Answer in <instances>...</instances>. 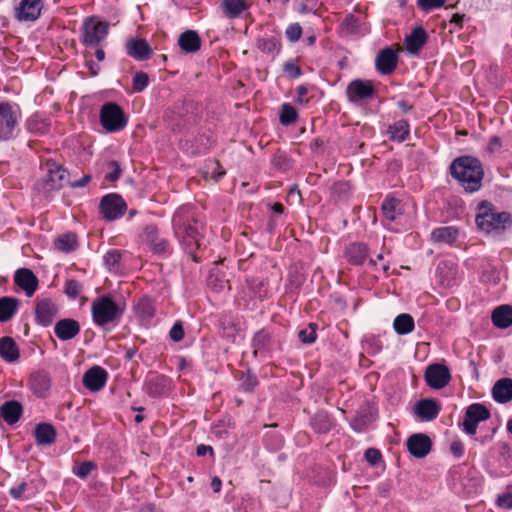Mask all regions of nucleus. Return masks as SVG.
<instances>
[{
	"label": "nucleus",
	"instance_id": "nucleus-1",
	"mask_svg": "<svg viewBox=\"0 0 512 512\" xmlns=\"http://www.w3.org/2000/svg\"><path fill=\"white\" fill-rule=\"evenodd\" d=\"M175 236L190 252L201 246L203 223L197 218L194 208L185 205L176 210L172 220Z\"/></svg>",
	"mask_w": 512,
	"mask_h": 512
},
{
	"label": "nucleus",
	"instance_id": "nucleus-2",
	"mask_svg": "<svg viewBox=\"0 0 512 512\" xmlns=\"http://www.w3.org/2000/svg\"><path fill=\"white\" fill-rule=\"evenodd\" d=\"M450 171L465 191L475 192L480 189L483 169L476 158L470 156L459 157L452 162Z\"/></svg>",
	"mask_w": 512,
	"mask_h": 512
},
{
	"label": "nucleus",
	"instance_id": "nucleus-3",
	"mask_svg": "<svg viewBox=\"0 0 512 512\" xmlns=\"http://www.w3.org/2000/svg\"><path fill=\"white\" fill-rule=\"evenodd\" d=\"M93 322L102 328L115 327L123 316L124 308L109 296L95 299L91 306Z\"/></svg>",
	"mask_w": 512,
	"mask_h": 512
},
{
	"label": "nucleus",
	"instance_id": "nucleus-4",
	"mask_svg": "<svg viewBox=\"0 0 512 512\" xmlns=\"http://www.w3.org/2000/svg\"><path fill=\"white\" fill-rule=\"evenodd\" d=\"M476 224L486 233L500 232L512 224L511 215L496 210L490 203L483 202L478 206Z\"/></svg>",
	"mask_w": 512,
	"mask_h": 512
},
{
	"label": "nucleus",
	"instance_id": "nucleus-5",
	"mask_svg": "<svg viewBox=\"0 0 512 512\" xmlns=\"http://www.w3.org/2000/svg\"><path fill=\"white\" fill-rule=\"evenodd\" d=\"M21 111L17 104L0 102V140H9L15 135Z\"/></svg>",
	"mask_w": 512,
	"mask_h": 512
},
{
	"label": "nucleus",
	"instance_id": "nucleus-6",
	"mask_svg": "<svg viewBox=\"0 0 512 512\" xmlns=\"http://www.w3.org/2000/svg\"><path fill=\"white\" fill-rule=\"evenodd\" d=\"M100 123L107 132L114 133L126 127L127 118L118 104L107 102L100 109Z\"/></svg>",
	"mask_w": 512,
	"mask_h": 512
},
{
	"label": "nucleus",
	"instance_id": "nucleus-7",
	"mask_svg": "<svg viewBox=\"0 0 512 512\" xmlns=\"http://www.w3.org/2000/svg\"><path fill=\"white\" fill-rule=\"evenodd\" d=\"M109 24L91 17L81 27V42L86 46L99 45L108 35Z\"/></svg>",
	"mask_w": 512,
	"mask_h": 512
},
{
	"label": "nucleus",
	"instance_id": "nucleus-8",
	"mask_svg": "<svg viewBox=\"0 0 512 512\" xmlns=\"http://www.w3.org/2000/svg\"><path fill=\"white\" fill-rule=\"evenodd\" d=\"M489 417L490 412L484 405L474 403L467 407L464 420L460 426L466 434L474 435L477 431L478 423L487 420Z\"/></svg>",
	"mask_w": 512,
	"mask_h": 512
},
{
	"label": "nucleus",
	"instance_id": "nucleus-9",
	"mask_svg": "<svg viewBox=\"0 0 512 512\" xmlns=\"http://www.w3.org/2000/svg\"><path fill=\"white\" fill-rule=\"evenodd\" d=\"M126 210V203L123 198L117 194H108L104 196L100 203V211L103 217L109 221L120 218Z\"/></svg>",
	"mask_w": 512,
	"mask_h": 512
},
{
	"label": "nucleus",
	"instance_id": "nucleus-10",
	"mask_svg": "<svg viewBox=\"0 0 512 512\" xmlns=\"http://www.w3.org/2000/svg\"><path fill=\"white\" fill-rule=\"evenodd\" d=\"M346 94L350 102L359 104L373 98L374 87L371 81L356 79L349 83Z\"/></svg>",
	"mask_w": 512,
	"mask_h": 512
},
{
	"label": "nucleus",
	"instance_id": "nucleus-11",
	"mask_svg": "<svg viewBox=\"0 0 512 512\" xmlns=\"http://www.w3.org/2000/svg\"><path fill=\"white\" fill-rule=\"evenodd\" d=\"M450 379V371L445 365L431 364L426 368L425 381L431 388L442 389L448 385Z\"/></svg>",
	"mask_w": 512,
	"mask_h": 512
},
{
	"label": "nucleus",
	"instance_id": "nucleus-12",
	"mask_svg": "<svg viewBox=\"0 0 512 512\" xmlns=\"http://www.w3.org/2000/svg\"><path fill=\"white\" fill-rule=\"evenodd\" d=\"M42 0H20L14 9L15 18L20 22H32L40 17Z\"/></svg>",
	"mask_w": 512,
	"mask_h": 512
},
{
	"label": "nucleus",
	"instance_id": "nucleus-13",
	"mask_svg": "<svg viewBox=\"0 0 512 512\" xmlns=\"http://www.w3.org/2000/svg\"><path fill=\"white\" fill-rule=\"evenodd\" d=\"M45 168L47 171L45 182L48 189H60L68 182L69 173L61 165L55 162H47Z\"/></svg>",
	"mask_w": 512,
	"mask_h": 512
},
{
	"label": "nucleus",
	"instance_id": "nucleus-14",
	"mask_svg": "<svg viewBox=\"0 0 512 512\" xmlns=\"http://www.w3.org/2000/svg\"><path fill=\"white\" fill-rule=\"evenodd\" d=\"M431 440L425 434H413L407 440L408 451L416 458L425 457L431 450Z\"/></svg>",
	"mask_w": 512,
	"mask_h": 512
},
{
	"label": "nucleus",
	"instance_id": "nucleus-15",
	"mask_svg": "<svg viewBox=\"0 0 512 512\" xmlns=\"http://www.w3.org/2000/svg\"><path fill=\"white\" fill-rule=\"evenodd\" d=\"M107 380V372L100 366H94L83 375V384L90 391L101 390Z\"/></svg>",
	"mask_w": 512,
	"mask_h": 512
},
{
	"label": "nucleus",
	"instance_id": "nucleus-16",
	"mask_svg": "<svg viewBox=\"0 0 512 512\" xmlns=\"http://www.w3.org/2000/svg\"><path fill=\"white\" fill-rule=\"evenodd\" d=\"M126 53L138 61L146 60L150 57L152 49L148 42L141 38H130L126 42Z\"/></svg>",
	"mask_w": 512,
	"mask_h": 512
},
{
	"label": "nucleus",
	"instance_id": "nucleus-17",
	"mask_svg": "<svg viewBox=\"0 0 512 512\" xmlns=\"http://www.w3.org/2000/svg\"><path fill=\"white\" fill-rule=\"evenodd\" d=\"M57 312V306L49 299L40 300L35 309L36 319L44 327L49 326L53 322Z\"/></svg>",
	"mask_w": 512,
	"mask_h": 512
},
{
	"label": "nucleus",
	"instance_id": "nucleus-18",
	"mask_svg": "<svg viewBox=\"0 0 512 512\" xmlns=\"http://www.w3.org/2000/svg\"><path fill=\"white\" fill-rule=\"evenodd\" d=\"M15 283L31 297L38 287V279L34 273L27 268L18 269L14 276Z\"/></svg>",
	"mask_w": 512,
	"mask_h": 512
},
{
	"label": "nucleus",
	"instance_id": "nucleus-19",
	"mask_svg": "<svg viewBox=\"0 0 512 512\" xmlns=\"http://www.w3.org/2000/svg\"><path fill=\"white\" fill-rule=\"evenodd\" d=\"M397 61L396 52L392 48H385L376 57V68L380 73L388 75L395 70Z\"/></svg>",
	"mask_w": 512,
	"mask_h": 512
},
{
	"label": "nucleus",
	"instance_id": "nucleus-20",
	"mask_svg": "<svg viewBox=\"0 0 512 512\" xmlns=\"http://www.w3.org/2000/svg\"><path fill=\"white\" fill-rule=\"evenodd\" d=\"M79 332V323L76 320L70 318L59 320L54 327L55 335L62 341H67L74 338L79 334Z\"/></svg>",
	"mask_w": 512,
	"mask_h": 512
},
{
	"label": "nucleus",
	"instance_id": "nucleus-21",
	"mask_svg": "<svg viewBox=\"0 0 512 512\" xmlns=\"http://www.w3.org/2000/svg\"><path fill=\"white\" fill-rule=\"evenodd\" d=\"M271 336L265 330L258 331L252 339L253 354L255 357L265 358L271 348Z\"/></svg>",
	"mask_w": 512,
	"mask_h": 512
},
{
	"label": "nucleus",
	"instance_id": "nucleus-22",
	"mask_svg": "<svg viewBox=\"0 0 512 512\" xmlns=\"http://www.w3.org/2000/svg\"><path fill=\"white\" fill-rule=\"evenodd\" d=\"M493 399L498 403H507L512 400V379L502 378L492 388Z\"/></svg>",
	"mask_w": 512,
	"mask_h": 512
},
{
	"label": "nucleus",
	"instance_id": "nucleus-23",
	"mask_svg": "<svg viewBox=\"0 0 512 512\" xmlns=\"http://www.w3.org/2000/svg\"><path fill=\"white\" fill-rule=\"evenodd\" d=\"M416 414L424 421L435 419L440 411V407L435 400L422 399L415 406Z\"/></svg>",
	"mask_w": 512,
	"mask_h": 512
},
{
	"label": "nucleus",
	"instance_id": "nucleus-24",
	"mask_svg": "<svg viewBox=\"0 0 512 512\" xmlns=\"http://www.w3.org/2000/svg\"><path fill=\"white\" fill-rule=\"evenodd\" d=\"M178 45L186 53H195L201 47V40L197 32L187 30L180 34Z\"/></svg>",
	"mask_w": 512,
	"mask_h": 512
},
{
	"label": "nucleus",
	"instance_id": "nucleus-25",
	"mask_svg": "<svg viewBox=\"0 0 512 512\" xmlns=\"http://www.w3.org/2000/svg\"><path fill=\"white\" fill-rule=\"evenodd\" d=\"M491 319L497 328H508L512 325V306L500 305L496 307L492 312Z\"/></svg>",
	"mask_w": 512,
	"mask_h": 512
},
{
	"label": "nucleus",
	"instance_id": "nucleus-26",
	"mask_svg": "<svg viewBox=\"0 0 512 512\" xmlns=\"http://www.w3.org/2000/svg\"><path fill=\"white\" fill-rule=\"evenodd\" d=\"M26 128L32 134L42 136L48 133L50 121L40 114H33L27 119Z\"/></svg>",
	"mask_w": 512,
	"mask_h": 512
},
{
	"label": "nucleus",
	"instance_id": "nucleus-27",
	"mask_svg": "<svg viewBox=\"0 0 512 512\" xmlns=\"http://www.w3.org/2000/svg\"><path fill=\"white\" fill-rule=\"evenodd\" d=\"M426 40L427 34L425 30L422 27H417L406 37V50L410 54H417L426 43Z\"/></svg>",
	"mask_w": 512,
	"mask_h": 512
},
{
	"label": "nucleus",
	"instance_id": "nucleus-28",
	"mask_svg": "<svg viewBox=\"0 0 512 512\" xmlns=\"http://www.w3.org/2000/svg\"><path fill=\"white\" fill-rule=\"evenodd\" d=\"M0 357L10 363L19 358V349L11 337L0 338Z\"/></svg>",
	"mask_w": 512,
	"mask_h": 512
},
{
	"label": "nucleus",
	"instance_id": "nucleus-29",
	"mask_svg": "<svg viewBox=\"0 0 512 512\" xmlns=\"http://www.w3.org/2000/svg\"><path fill=\"white\" fill-rule=\"evenodd\" d=\"M458 237V229L453 226H445L434 229L431 232V239L435 243L454 242Z\"/></svg>",
	"mask_w": 512,
	"mask_h": 512
},
{
	"label": "nucleus",
	"instance_id": "nucleus-30",
	"mask_svg": "<svg viewBox=\"0 0 512 512\" xmlns=\"http://www.w3.org/2000/svg\"><path fill=\"white\" fill-rule=\"evenodd\" d=\"M35 438L39 445H50L55 441L56 431L51 424L41 423L35 428Z\"/></svg>",
	"mask_w": 512,
	"mask_h": 512
},
{
	"label": "nucleus",
	"instance_id": "nucleus-31",
	"mask_svg": "<svg viewBox=\"0 0 512 512\" xmlns=\"http://www.w3.org/2000/svg\"><path fill=\"white\" fill-rule=\"evenodd\" d=\"M0 412L8 424H14L22 414V406L17 401H7L1 406Z\"/></svg>",
	"mask_w": 512,
	"mask_h": 512
},
{
	"label": "nucleus",
	"instance_id": "nucleus-32",
	"mask_svg": "<svg viewBox=\"0 0 512 512\" xmlns=\"http://www.w3.org/2000/svg\"><path fill=\"white\" fill-rule=\"evenodd\" d=\"M345 254L351 264L361 265L367 258V247L361 243H353L347 247Z\"/></svg>",
	"mask_w": 512,
	"mask_h": 512
},
{
	"label": "nucleus",
	"instance_id": "nucleus-33",
	"mask_svg": "<svg viewBox=\"0 0 512 512\" xmlns=\"http://www.w3.org/2000/svg\"><path fill=\"white\" fill-rule=\"evenodd\" d=\"M414 319L410 314L402 313L393 321V328L398 335H406L414 330Z\"/></svg>",
	"mask_w": 512,
	"mask_h": 512
},
{
	"label": "nucleus",
	"instance_id": "nucleus-34",
	"mask_svg": "<svg viewBox=\"0 0 512 512\" xmlns=\"http://www.w3.org/2000/svg\"><path fill=\"white\" fill-rule=\"evenodd\" d=\"M223 12L228 18H236L248 8L246 0H223Z\"/></svg>",
	"mask_w": 512,
	"mask_h": 512
},
{
	"label": "nucleus",
	"instance_id": "nucleus-35",
	"mask_svg": "<svg viewBox=\"0 0 512 512\" xmlns=\"http://www.w3.org/2000/svg\"><path fill=\"white\" fill-rule=\"evenodd\" d=\"M409 123L407 120H399L393 125L389 126V138L393 141L403 142L409 135Z\"/></svg>",
	"mask_w": 512,
	"mask_h": 512
},
{
	"label": "nucleus",
	"instance_id": "nucleus-36",
	"mask_svg": "<svg viewBox=\"0 0 512 512\" xmlns=\"http://www.w3.org/2000/svg\"><path fill=\"white\" fill-rule=\"evenodd\" d=\"M18 301L14 298H0V321L5 322L13 317L17 311Z\"/></svg>",
	"mask_w": 512,
	"mask_h": 512
},
{
	"label": "nucleus",
	"instance_id": "nucleus-37",
	"mask_svg": "<svg viewBox=\"0 0 512 512\" xmlns=\"http://www.w3.org/2000/svg\"><path fill=\"white\" fill-rule=\"evenodd\" d=\"M55 248L61 252H71L77 246V238L73 233H66L59 236L54 242Z\"/></svg>",
	"mask_w": 512,
	"mask_h": 512
},
{
	"label": "nucleus",
	"instance_id": "nucleus-38",
	"mask_svg": "<svg viewBox=\"0 0 512 512\" xmlns=\"http://www.w3.org/2000/svg\"><path fill=\"white\" fill-rule=\"evenodd\" d=\"M31 385L37 393L42 394L50 387L49 375L46 372H38L34 374L31 378Z\"/></svg>",
	"mask_w": 512,
	"mask_h": 512
},
{
	"label": "nucleus",
	"instance_id": "nucleus-39",
	"mask_svg": "<svg viewBox=\"0 0 512 512\" xmlns=\"http://www.w3.org/2000/svg\"><path fill=\"white\" fill-rule=\"evenodd\" d=\"M399 202L396 199H385L382 203V213L389 221H394L398 214Z\"/></svg>",
	"mask_w": 512,
	"mask_h": 512
},
{
	"label": "nucleus",
	"instance_id": "nucleus-40",
	"mask_svg": "<svg viewBox=\"0 0 512 512\" xmlns=\"http://www.w3.org/2000/svg\"><path fill=\"white\" fill-rule=\"evenodd\" d=\"M297 119V112L290 104H283L280 113V122L283 125H290Z\"/></svg>",
	"mask_w": 512,
	"mask_h": 512
},
{
	"label": "nucleus",
	"instance_id": "nucleus-41",
	"mask_svg": "<svg viewBox=\"0 0 512 512\" xmlns=\"http://www.w3.org/2000/svg\"><path fill=\"white\" fill-rule=\"evenodd\" d=\"M300 341L304 344H312L315 342L316 335V324L310 323L308 327L302 329L298 333Z\"/></svg>",
	"mask_w": 512,
	"mask_h": 512
},
{
	"label": "nucleus",
	"instance_id": "nucleus-42",
	"mask_svg": "<svg viewBox=\"0 0 512 512\" xmlns=\"http://www.w3.org/2000/svg\"><path fill=\"white\" fill-rule=\"evenodd\" d=\"M313 425L319 432L324 433L330 430L332 423L326 414H317L313 419Z\"/></svg>",
	"mask_w": 512,
	"mask_h": 512
},
{
	"label": "nucleus",
	"instance_id": "nucleus-43",
	"mask_svg": "<svg viewBox=\"0 0 512 512\" xmlns=\"http://www.w3.org/2000/svg\"><path fill=\"white\" fill-rule=\"evenodd\" d=\"M121 254L117 250L108 251L104 256V262L110 270L117 271L119 269V262Z\"/></svg>",
	"mask_w": 512,
	"mask_h": 512
},
{
	"label": "nucleus",
	"instance_id": "nucleus-44",
	"mask_svg": "<svg viewBox=\"0 0 512 512\" xmlns=\"http://www.w3.org/2000/svg\"><path fill=\"white\" fill-rule=\"evenodd\" d=\"M257 47L264 53L273 54L278 50L277 43L273 38H261L257 41Z\"/></svg>",
	"mask_w": 512,
	"mask_h": 512
},
{
	"label": "nucleus",
	"instance_id": "nucleus-45",
	"mask_svg": "<svg viewBox=\"0 0 512 512\" xmlns=\"http://www.w3.org/2000/svg\"><path fill=\"white\" fill-rule=\"evenodd\" d=\"M149 83L148 75L144 72H137L133 77V90L142 92Z\"/></svg>",
	"mask_w": 512,
	"mask_h": 512
},
{
	"label": "nucleus",
	"instance_id": "nucleus-46",
	"mask_svg": "<svg viewBox=\"0 0 512 512\" xmlns=\"http://www.w3.org/2000/svg\"><path fill=\"white\" fill-rule=\"evenodd\" d=\"M108 172L105 175V179L107 181L113 182L116 181L121 175V168L117 161H110L107 163Z\"/></svg>",
	"mask_w": 512,
	"mask_h": 512
},
{
	"label": "nucleus",
	"instance_id": "nucleus-47",
	"mask_svg": "<svg viewBox=\"0 0 512 512\" xmlns=\"http://www.w3.org/2000/svg\"><path fill=\"white\" fill-rule=\"evenodd\" d=\"M82 285L76 280H68L65 284V293L71 299H75L81 292Z\"/></svg>",
	"mask_w": 512,
	"mask_h": 512
},
{
	"label": "nucleus",
	"instance_id": "nucleus-48",
	"mask_svg": "<svg viewBox=\"0 0 512 512\" xmlns=\"http://www.w3.org/2000/svg\"><path fill=\"white\" fill-rule=\"evenodd\" d=\"M286 37L291 41V42H296L300 39L301 35H302V28L300 26V24L298 23H293V24H290L287 29H286Z\"/></svg>",
	"mask_w": 512,
	"mask_h": 512
},
{
	"label": "nucleus",
	"instance_id": "nucleus-49",
	"mask_svg": "<svg viewBox=\"0 0 512 512\" xmlns=\"http://www.w3.org/2000/svg\"><path fill=\"white\" fill-rule=\"evenodd\" d=\"M138 310L143 317L150 318L154 315V308L149 299H142L138 303Z\"/></svg>",
	"mask_w": 512,
	"mask_h": 512
},
{
	"label": "nucleus",
	"instance_id": "nucleus-50",
	"mask_svg": "<svg viewBox=\"0 0 512 512\" xmlns=\"http://www.w3.org/2000/svg\"><path fill=\"white\" fill-rule=\"evenodd\" d=\"M444 3V0H417L418 6L424 11L440 8L444 5Z\"/></svg>",
	"mask_w": 512,
	"mask_h": 512
},
{
	"label": "nucleus",
	"instance_id": "nucleus-51",
	"mask_svg": "<svg viewBox=\"0 0 512 512\" xmlns=\"http://www.w3.org/2000/svg\"><path fill=\"white\" fill-rule=\"evenodd\" d=\"M144 241L152 245L155 241L159 239L158 237V229L155 226H147L144 230Z\"/></svg>",
	"mask_w": 512,
	"mask_h": 512
},
{
	"label": "nucleus",
	"instance_id": "nucleus-52",
	"mask_svg": "<svg viewBox=\"0 0 512 512\" xmlns=\"http://www.w3.org/2000/svg\"><path fill=\"white\" fill-rule=\"evenodd\" d=\"M170 338L174 342H179L184 338V329L180 321L176 322L169 332Z\"/></svg>",
	"mask_w": 512,
	"mask_h": 512
},
{
	"label": "nucleus",
	"instance_id": "nucleus-53",
	"mask_svg": "<svg viewBox=\"0 0 512 512\" xmlns=\"http://www.w3.org/2000/svg\"><path fill=\"white\" fill-rule=\"evenodd\" d=\"M27 486L28 484L26 482H21L19 483L18 485L16 486H13L10 490H9V494L12 498L14 499H22L23 498V495H24V492L26 491L27 489Z\"/></svg>",
	"mask_w": 512,
	"mask_h": 512
},
{
	"label": "nucleus",
	"instance_id": "nucleus-54",
	"mask_svg": "<svg viewBox=\"0 0 512 512\" xmlns=\"http://www.w3.org/2000/svg\"><path fill=\"white\" fill-rule=\"evenodd\" d=\"M365 459L371 465H376L381 460V453L378 449L369 448L365 452Z\"/></svg>",
	"mask_w": 512,
	"mask_h": 512
},
{
	"label": "nucleus",
	"instance_id": "nucleus-55",
	"mask_svg": "<svg viewBox=\"0 0 512 512\" xmlns=\"http://www.w3.org/2000/svg\"><path fill=\"white\" fill-rule=\"evenodd\" d=\"M496 503L499 507L510 509L512 508V493H504L498 495Z\"/></svg>",
	"mask_w": 512,
	"mask_h": 512
},
{
	"label": "nucleus",
	"instance_id": "nucleus-56",
	"mask_svg": "<svg viewBox=\"0 0 512 512\" xmlns=\"http://www.w3.org/2000/svg\"><path fill=\"white\" fill-rule=\"evenodd\" d=\"M283 69L293 79H296L301 75V70L299 66H297L293 62H286L283 66Z\"/></svg>",
	"mask_w": 512,
	"mask_h": 512
},
{
	"label": "nucleus",
	"instance_id": "nucleus-57",
	"mask_svg": "<svg viewBox=\"0 0 512 512\" xmlns=\"http://www.w3.org/2000/svg\"><path fill=\"white\" fill-rule=\"evenodd\" d=\"M151 248L155 253L163 254L166 253L169 249V244L165 239L159 238L157 241H155L152 245H150Z\"/></svg>",
	"mask_w": 512,
	"mask_h": 512
},
{
	"label": "nucleus",
	"instance_id": "nucleus-58",
	"mask_svg": "<svg viewBox=\"0 0 512 512\" xmlns=\"http://www.w3.org/2000/svg\"><path fill=\"white\" fill-rule=\"evenodd\" d=\"M93 468H94L93 463L84 462L77 468V470L75 471V474L80 478H85L91 473Z\"/></svg>",
	"mask_w": 512,
	"mask_h": 512
},
{
	"label": "nucleus",
	"instance_id": "nucleus-59",
	"mask_svg": "<svg viewBox=\"0 0 512 512\" xmlns=\"http://www.w3.org/2000/svg\"><path fill=\"white\" fill-rule=\"evenodd\" d=\"M345 25L352 33H355L359 28V20L354 15H348L345 18Z\"/></svg>",
	"mask_w": 512,
	"mask_h": 512
},
{
	"label": "nucleus",
	"instance_id": "nucleus-60",
	"mask_svg": "<svg viewBox=\"0 0 512 512\" xmlns=\"http://www.w3.org/2000/svg\"><path fill=\"white\" fill-rule=\"evenodd\" d=\"M224 174H225V171L221 168V166L217 162H213L212 163L211 177L214 178L217 181Z\"/></svg>",
	"mask_w": 512,
	"mask_h": 512
},
{
	"label": "nucleus",
	"instance_id": "nucleus-61",
	"mask_svg": "<svg viewBox=\"0 0 512 512\" xmlns=\"http://www.w3.org/2000/svg\"><path fill=\"white\" fill-rule=\"evenodd\" d=\"M451 452L456 456L460 457L464 453V445L460 441H455L451 444Z\"/></svg>",
	"mask_w": 512,
	"mask_h": 512
},
{
	"label": "nucleus",
	"instance_id": "nucleus-62",
	"mask_svg": "<svg viewBox=\"0 0 512 512\" xmlns=\"http://www.w3.org/2000/svg\"><path fill=\"white\" fill-rule=\"evenodd\" d=\"M91 181L90 175H84L81 179L75 180L71 183L73 188H80L86 186Z\"/></svg>",
	"mask_w": 512,
	"mask_h": 512
},
{
	"label": "nucleus",
	"instance_id": "nucleus-63",
	"mask_svg": "<svg viewBox=\"0 0 512 512\" xmlns=\"http://www.w3.org/2000/svg\"><path fill=\"white\" fill-rule=\"evenodd\" d=\"M307 88L304 87V86H299L297 88V98H296V102L297 103H304L305 102V99L304 97L306 96L307 94Z\"/></svg>",
	"mask_w": 512,
	"mask_h": 512
},
{
	"label": "nucleus",
	"instance_id": "nucleus-64",
	"mask_svg": "<svg viewBox=\"0 0 512 512\" xmlns=\"http://www.w3.org/2000/svg\"><path fill=\"white\" fill-rule=\"evenodd\" d=\"M154 382L160 384L162 387H166L168 379L164 376L155 375L149 380V384L151 385Z\"/></svg>",
	"mask_w": 512,
	"mask_h": 512
}]
</instances>
